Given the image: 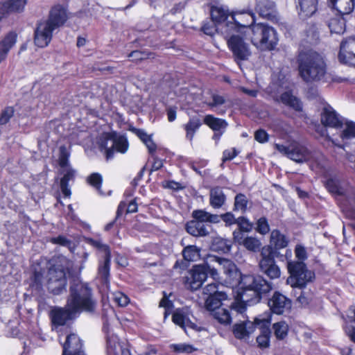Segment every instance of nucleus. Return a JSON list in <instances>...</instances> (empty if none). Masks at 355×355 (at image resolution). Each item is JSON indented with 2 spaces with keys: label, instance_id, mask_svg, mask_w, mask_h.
Instances as JSON below:
<instances>
[{
  "label": "nucleus",
  "instance_id": "30",
  "mask_svg": "<svg viewBox=\"0 0 355 355\" xmlns=\"http://www.w3.org/2000/svg\"><path fill=\"white\" fill-rule=\"evenodd\" d=\"M226 201V196L223 189L219 187H216L210 190L209 204L214 209H220Z\"/></svg>",
  "mask_w": 355,
  "mask_h": 355
},
{
  "label": "nucleus",
  "instance_id": "44",
  "mask_svg": "<svg viewBox=\"0 0 355 355\" xmlns=\"http://www.w3.org/2000/svg\"><path fill=\"white\" fill-rule=\"evenodd\" d=\"M248 200L243 193L237 194L234 198V211H240L244 214L247 211Z\"/></svg>",
  "mask_w": 355,
  "mask_h": 355
},
{
  "label": "nucleus",
  "instance_id": "23",
  "mask_svg": "<svg viewBox=\"0 0 355 355\" xmlns=\"http://www.w3.org/2000/svg\"><path fill=\"white\" fill-rule=\"evenodd\" d=\"M299 17L306 19L312 17L318 10V0H295Z\"/></svg>",
  "mask_w": 355,
  "mask_h": 355
},
{
  "label": "nucleus",
  "instance_id": "58",
  "mask_svg": "<svg viewBox=\"0 0 355 355\" xmlns=\"http://www.w3.org/2000/svg\"><path fill=\"white\" fill-rule=\"evenodd\" d=\"M14 110L12 107H6L1 114L0 124H6L10 119L13 116Z\"/></svg>",
  "mask_w": 355,
  "mask_h": 355
},
{
  "label": "nucleus",
  "instance_id": "26",
  "mask_svg": "<svg viewBox=\"0 0 355 355\" xmlns=\"http://www.w3.org/2000/svg\"><path fill=\"white\" fill-rule=\"evenodd\" d=\"M211 226L193 219L186 224L187 232L193 236H206L209 234Z\"/></svg>",
  "mask_w": 355,
  "mask_h": 355
},
{
  "label": "nucleus",
  "instance_id": "12",
  "mask_svg": "<svg viewBox=\"0 0 355 355\" xmlns=\"http://www.w3.org/2000/svg\"><path fill=\"white\" fill-rule=\"evenodd\" d=\"M254 15L252 12H236L231 13L230 21L226 25L225 31H229V35L234 31H240L242 28H250L254 25Z\"/></svg>",
  "mask_w": 355,
  "mask_h": 355
},
{
  "label": "nucleus",
  "instance_id": "42",
  "mask_svg": "<svg viewBox=\"0 0 355 355\" xmlns=\"http://www.w3.org/2000/svg\"><path fill=\"white\" fill-rule=\"evenodd\" d=\"M124 346L119 341L118 336L114 334L107 336V348L109 354L114 355Z\"/></svg>",
  "mask_w": 355,
  "mask_h": 355
},
{
  "label": "nucleus",
  "instance_id": "62",
  "mask_svg": "<svg viewBox=\"0 0 355 355\" xmlns=\"http://www.w3.org/2000/svg\"><path fill=\"white\" fill-rule=\"evenodd\" d=\"M238 155V152L235 148L225 150L223 153V162L232 160Z\"/></svg>",
  "mask_w": 355,
  "mask_h": 355
},
{
  "label": "nucleus",
  "instance_id": "33",
  "mask_svg": "<svg viewBox=\"0 0 355 355\" xmlns=\"http://www.w3.org/2000/svg\"><path fill=\"white\" fill-rule=\"evenodd\" d=\"M270 245L277 252L278 250L284 248L288 245V239L278 230H274L270 234Z\"/></svg>",
  "mask_w": 355,
  "mask_h": 355
},
{
  "label": "nucleus",
  "instance_id": "39",
  "mask_svg": "<svg viewBox=\"0 0 355 355\" xmlns=\"http://www.w3.org/2000/svg\"><path fill=\"white\" fill-rule=\"evenodd\" d=\"M172 320L175 324L180 326L184 329H185L187 327H191L193 329L196 326L195 324L189 320L184 313L180 310H178L173 313Z\"/></svg>",
  "mask_w": 355,
  "mask_h": 355
},
{
  "label": "nucleus",
  "instance_id": "24",
  "mask_svg": "<svg viewBox=\"0 0 355 355\" xmlns=\"http://www.w3.org/2000/svg\"><path fill=\"white\" fill-rule=\"evenodd\" d=\"M257 327L255 321L245 320L233 326V334L237 339H245L254 331Z\"/></svg>",
  "mask_w": 355,
  "mask_h": 355
},
{
  "label": "nucleus",
  "instance_id": "19",
  "mask_svg": "<svg viewBox=\"0 0 355 355\" xmlns=\"http://www.w3.org/2000/svg\"><path fill=\"white\" fill-rule=\"evenodd\" d=\"M338 59L340 62L355 67V37L342 42Z\"/></svg>",
  "mask_w": 355,
  "mask_h": 355
},
{
  "label": "nucleus",
  "instance_id": "14",
  "mask_svg": "<svg viewBox=\"0 0 355 355\" xmlns=\"http://www.w3.org/2000/svg\"><path fill=\"white\" fill-rule=\"evenodd\" d=\"M78 315L70 307H67V304L64 308L54 307L49 313L52 329L65 325L69 320L74 319Z\"/></svg>",
  "mask_w": 355,
  "mask_h": 355
},
{
  "label": "nucleus",
  "instance_id": "63",
  "mask_svg": "<svg viewBox=\"0 0 355 355\" xmlns=\"http://www.w3.org/2000/svg\"><path fill=\"white\" fill-rule=\"evenodd\" d=\"M144 144L146 146V147L150 154H153L154 152H155L157 146L155 144V142L153 141V139L151 137L150 138H148L146 141H145Z\"/></svg>",
  "mask_w": 355,
  "mask_h": 355
},
{
  "label": "nucleus",
  "instance_id": "17",
  "mask_svg": "<svg viewBox=\"0 0 355 355\" xmlns=\"http://www.w3.org/2000/svg\"><path fill=\"white\" fill-rule=\"evenodd\" d=\"M268 304L272 313L282 315L291 309V300L279 291H275L268 300Z\"/></svg>",
  "mask_w": 355,
  "mask_h": 355
},
{
  "label": "nucleus",
  "instance_id": "61",
  "mask_svg": "<svg viewBox=\"0 0 355 355\" xmlns=\"http://www.w3.org/2000/svg\"><path fill=\"white\" fill-rule=\"evenodd\" d=\"M225 103V99L223 96L217 95V94H213L212 95V101L210 103H208L207 105L210 107H216L220 105H223Z\"/></svg>",
  "mask_w": 355,
  "mask_h": 355
},
{
  "label": "nucleus",
  "instance_id": "9",
  "mask_svg": "<svg viewBox=\"0 0 355 355\" xmlns=\"http://www.w3.org/2000/svg\"><path fill=\"white\" fill-rule=\"evenodd\" d=\"M279 254L272 246L265 245L261 250V259L259 263V269L270 279H277L280 277L279 267L276 264L275 258Z\"/></svg>",
  "mask_w": 355,
  "mask_h": 355
},
{
  "label": "nucleus",
  "instance_id": "31",
  "mask_svg": "<svg viewBox=\"0 0 355 355\" xmlns=\"http://www.w3.org/2000/svg\"><path fill=\"white\" fill-rule=\"evenodd\" d=\"M329 3L342 16L350 14L354 8V0H329Z\"/></svg>",
  "mask_w": 355,
  "mask_h": 355
},
{
  "label": "nucleus",
  "instance_id": "43",
  "mask_svg": "<svg viewBox=\"0 0 355 355\" xmlns=\"http://www.w3.org/2000/svg\"><path fill=\"white\" fill-rule=\"evenodd\" d=\"M28 0H7L4 3L10 13H21L24 12Z\"/></svg>",
  "mask_w": 355,
  "mask_h": 355
},
{
  "label": "nucleus",
  "instance_id": "49",
  "mask_svg": "<svg viewBox=\"0 0 355 355\" xmlns=\"http://www.w3.org/2000/svg\"><path fill=\"white\" fill-rule=\"evenodd\" d=\"M256 225L255 230L260 234L265 235L270 232V226L266 217L259 218Z\"/></svg>",
  "mask_w": 355,
  "mask_h": 355
},
{
  "label": "nucleus",
  "instance_id": "53",
  "mask_svg": "<svg viewBox=\"0 0 355 355\" xmlns=\"http://www.w3.org/2000/svg\"><path fill=\"white\" fill-rule=\"evenodd\" d=\"M236 224L239 226V229L236 231L248 232L252 229V224L244 216L239 217Z\"/></svg>",
  "mask_w": 355,
  "mask_h": 355
},
{
  "label": "nucleus",
  "instance_id": "21",
  "mask_svg": "<svg viewBox=\"0 0 355 355\" xmlns=\"http://www.w3.org/2000/svg\"><path fill=\"white\" fill-rule=\"evenodd\" d=\"M271 322L270 317L267 318H256L255 323L257 327L261 329V334L257 336V342L259 347L261 348H266L269 346L270 342V324Z\"/></svg>",
  "mask_w": 355,
  "mask_h": 355
},
{
  "label": "nucleus",
  "instance_id": "59",
  "mask_svg": "<svg viewBox=\"0 0 355 355\" xmlns=\"http://www.w3.org/2000/svg\"><path fill=\"white\" fill-rule=\"evenodd\" d=\"M295 254L297 261H303L307 259V253L306 249L302 245H297L295 248Z\"/></svg>",
  "mask_w": 355,
  "mask_h": 355
},
{
  "label": "nucleus",
  "instance_id": "46",
  "mask_svg": "<svg viewBox=\"0 0 355 355\" xmlns=\"http://www.w3.org/2000/svg\"><path fill=\"white\" fill-rule=\"evenodd\" d=\"M343 139H350L355 138V123L346 121L344 124V129L340 134Z\"/></svg>",
  "mask_w": 355,
  "mask_h": 355
},
{
  "label": "nucleus",
  "instance_id": "41",
  "mask_svg": "<svg viewBox=\"0 0 355 355\" xmlns=\"http://www.w3.org/2000/svg\"><path fill=\"white\" fill-rule=\"evenodd\" d=\"M329 28L331 33L342 34L345 30V19L340 15L332 18L329 22Z\"/></svg>",
  "mask_w": 355,
  "mask_h": 355
},
{
  "label": "nucleus",
  "instance_id": "29",
  "mask_svg": "<svg viewBox=\"0 0 355 355\" xmlns=\"http://www.w3.org/2000/svg\"><path fill=\"white\" fill-rule=\"evenodd\" d=\"M61 173L63 177L60 180V189L65 197H70L71 193L69 183L73 181L76 175V171L71 167L62 168Z\"/></svg>",
  "mask_w": 355,
  "mask_h": 355
},
{
  "label": "nucleus",
  "instance_id": "6",
  "mask_svg": "<svg viewBox=\"0 0 355 355\" xmlns=\"http://www.w3.org/2000/svg\"><path fill=\"white\" fill-rule=\"evenodd\" d=\"M275 148L279 153L297 163L311 162L315 163L319 168L324 167V156L320 152L310 151L305 146L299 142L293 141L288 146L275 144Z\"/></svg>",
  "mask_w": 355,
  "mask_h": 355
},
{
  "label": "nucleus",
  "instance_id": "34",
  "mask_svg": "<svg viewBox=\"0 0 355 355\" xmlns=\"http://www.w3.org/2000/svg\"><path fill=\"white\" fill-rule=\"evenodd\" d=\"M192 217L198 222L205 223H218L220 222V216L217 214H212L203 209L193 211Z\"/></svg>",
  "mask_w": 355,
  "mask_h": 355
},
{
  "label": "nucleus",
  "instance_id": "57",
  "mask_svg": "<svg viewBox=\"0 0 355 355\" xmlns=\"http://www.w3.org/2000/svg\"><path fill=\"white\" fill-rule=\"evenodd\" d=\"M220 220H223L225 223V226H231L236 224L237 218H236L232 212H227L225 214L219 216Z\"/></svg>",
  "mask_w": 355,
  "mask_h": 355
},
{
  "label": "nucleus",
  "instance_id": "60",
  "mask_svg": "<svg viewBox=\"0 0 355 355\" xmlns=\"http://www.w3.org/2000/svg\"><path fill=\"white\" fill-rule=\"evenodd\" d=\"M254 139L259 143H265L268 139V135L265 130L260 129L255 132Z\"/></svg>",
  "mask_w": 355,
  "mask_h": 355
},
{
  "label": "nucleus",
  "instance_id": "11",
  "mask_svg": "<svg viewBox=\"0 0 355 355\" xmlns=\"http://www.w3.org/2000/svg\"><path fill=\"white\" fill-rule=\"evenodd\" d=\"M47 287L54 295H59L66 290L67 276L65 270L60 266L50 268L47 275Z\"/></svg>",
  "mask_w": 355,
  "mask_h": 355
},
{
  "label": "nucleus",
  "instance_id": "35",
  "mask_svg": "<svg viewBox=\"0 0 355 355\" xmlns=\"http://www.w3.org/2000/svg\"><path fill=\"white\" fill-rule=\"evenodd\" d=\"M111 255H104L103 261H100L98 277L103 284L109 282Z\"/></svg>",
  "mask_w": 355,
  "mask_h": 355
},
{
  "label": "nucleus",
  "instance_id": "47",
  "mask_svg": "<svg viewBox=\"0 0 355 355\" xmlns=\"http://www.w3.org/2000/svg\"><path fill=\"white\" fill-rule=\"evenodd\" d=\"M69 153L64 146L59 148L58 162L61 168L71 167L69 163Z\"/></svg>",
  "mask_w": 355,
  "mask_h": 355
},
{
  "label": "nucleus",
  "instance_id": "51",
  "mask_svg": "<svg viewBox=\"0 0 355 355\" xmlns=\"http://www.w3.org/2000/svg\"><path fill=\"white\" fill-rule=\"evenodd\" d=\"M170 348L175 352L177 353H191L195 350V348L188 344L180 343V344H172L170 345Z\"/></svg>",
  "mask_w": 355,
  "mask_h": 355
},
{
  "label": "nucleus",
  "instance_id": "52",
  "mask_svg": "<svg viewBox=\"0 0 355 355\" xmlns=\"http://www.w3.org/2000/svg\"><path fill=\"white\" fill-rule=\"evenodd\" d=\"M230 245L227 243V241L223 239H216L212 244L213 250L223 252H229L230 250Z\"/></svg>",
  "mask_w": 355,
  "mask_h": 355
},
{
  "label": "nucleus",
  "instance_id": "3",
  "mask_svg": "<svg viewBox=\"0 0 355 355\" xmlns=\"http://www.w3.org/2000/svg\"><path fill=\"white\" fill-rule=\"evenodd\" d=\"M67 307L79 315L81 312L94 313L97 302L88 283L74 279L69 286V295L67 300Z\"/></svg>",
  "mask_w": 355,
  "mask_h": 355
},
{
  "label": "nucleus",
  "instance_id": "55",
  "mask_svg": "<svg viewBox=\"0 0 355 355\" xmlns=\"http://www.w3.org/2000/svg\"><path fill=\"white\" fill-rule=\"evenodd\" d=\"M88 182L94 187L97 191L101 192V187L102 184V177L99 173H92L87 179Z\"/></svg>",
  "mask_w": 355,
  "mask_h": 355
},
{
  "label": "nucleus",
  "instance_id": "45",
  "mask_svg": "<svg viewBox=\"0 0 355 355\" xmlns=\"http://www.w3.org/2000/svg\"><path fill=\"white\" fill-rule=\"evenodd\" d=\"M273 330L276 338L282 340L288 334V325L284 321L278 322L273 324Z\"/></svg>",
  "mask_w": 355,
  "mask_h": 355
},
{
  "label": "nucleus",
  "instance_id": "64",
  "mask_svg": "<svg viewBox=\"0 0 355 355\" xmlns=\"http://www.w3.org/2000/svg\"><path fill=\"white\" fill-rule=\"evenodd\" d=\"M158 352L156 347L153 345H149L146 347L145 352L141 353L140 355H156Z\"/></svg>",
  "mask_w": 355,
  "mask_h": 355
},
{
  "label": "nucleus",
  "instance_id": "18",
  "mask_svg": "<svg viewBox=\"0 0 355 355\" xmlns=\"http://www.w3.org/2000/svg\"><path fill=\"white\" fill-rule=\"evenodd\" d=\"M231 14L221 6H212L211 9V20L218 25V28L225 37L229 36V31H225L226 25L230 21Z\"/></svg>",
  "mask_w": 355,
  "mask_h": 355
},
{
  "label": "nucleus",
  "instance_id": "48",
  "mask_svg": "<svg viewBox=\"0 0 355 355\" xmlns=\"http://www.w3.org/2000/svg\"><path fill=\"white\" fill-rule=\"evenodd\" d=\"M202 31L207 35L212 36L216 32H220V29L218 28V25L212 20L205 21L201 28Z\"/></svg>",
  "mask_w": 355,
  "mask_h": 355
},
{
  "label": "nucleus",
  "instance_id": "56",
  "mask_svg": "<svg viewBox=\"0 0 355 355\" xmlns=\"http://www.w3.org/2000/svg\"><path fill=\"white\" fill-rule=\"evenodd\" d=\"M219 285L216 283H211L207 284L204 288H203V293L205 295H207L208 297L215 295V294L220 293V291L218 290Z\"/></svg>",
  "mask_w": 355,
  "mask_h": 355
},
{
  "label": "nucleus",
  "instance_id": "4",
  "mask_svg": "<svg viewBox=\"0 0 355 355\" xmlns=\"http://www.w3.org/2000/svg\"><path fill=\"white\" fill-rule=\"evenodd\" d=\"M67 15L64 8L60 6L53 7L46 19L37 22L34 31V43L44 48L51 42L54 31L62 26L67 21Z\"/></svg>",
  "mask_w": 355,
  "mask_h": 355
},
{
  "label": "nucleus",
  "instance_id": "2",
  "mask_svg": "<svg viewBox=\"0 0 355 355\" xmlns=\"http://www.w3.org/2000/svg\"><path fill=\"white\" fill-rule=\"evenodd\" d=\"M234 268L235 266L229 259L209 255L202 264L193 266L184 277V283L191 290L196 291L207 279L208 273L216 279L218 277V270L223 269L224 272H231Z\"/></svg>",
  "mask_w": 355,
  "mask_h": 355
},
{
  "label": "nucleus",
  "instance_id": "54",
  "mask_svg": "<svg viewBox=\"0 0 355 355\" xmlns=\"http://www.w3.org/2000/svg\"><path fill=\"white\" fill-rule=\"evenodd\" d=\"M87 243L89 245H92L93 247L96 248V249L103 252L105 253V255H111L109 246L107 245L106 244L103 243L101 241L89 239Z\"/></svg>",
  "mask_w": 355,
  "mask_h": 355
},
{
  "label": "nucleus",
  "instance_id": "5",
  "mask_svg": "<svg viewBox=\"0 0 355 355\" xmlns=\"http://www.w3.org/2000/svg\"><path fill=\"white\" fill-rule=\"evenodd\" d=\"M238 298L241 304L252 305L259 302L263 294L268 293L272 289L270 282L266 281L260 275H244L241 277L239 283Z\"/></svg>",
  "mask_w": 355,
  "mask_h": 355
},
{
  "label": "nucleus",
  "instance_id": "28",
  "mask_svg": "<svg viewBox=\"0 0 355 355\" xmlns=\"http://www.w3.org/2000/svg\"><path fill=\"white\" fill-rule=\"evenodd\" d=\"M325 187L333 194L344 196L347 191V184L337 177H331L327 180Z\"/></svg>",
  "mask_w": 355,
  "mask_h": 355
},
{
  "label": "nucleus",
  "instance_id": "22",
  "mask_svg": "<svg viewBox=\"0 0 355 355\" xmlns=\"http://www.w3.org/2000/svg\"><path fill=\"white\" fill-rule=\"evenodd\" d=\"M233 238L239 245H243L248 250L251 252L259 251L261 243L259 239L254 236H244L241 231H234Z\"/></svg>",
  "mask_w": 355,
  "mask_h": 355
},
{
  "label": "nucleus",
  "instance_id": "10",
  "mask_svg": "<svg viewBox=\"0 0 355 355\" xmlns=\"http://www.w3.org/2000/svg\"><path fill=\"white\" fill-rule=\"evenodd\" d=\"M227 37V45L234 61L239 64L241 62L248 60L252 54L249 44L238 35L231 34Z\"/></svg>",
  "mask_w": 355,
  "mask_h": 355
},
{
  "label": "nucleus",
  "instance_id": "16",
  "mask_svg": "<svg viewBox=\"0 0 355 355\" xmlns=\"http://www.w3.org/2000/svg\"><path fill=\"white\" fill-rule=\"evenodd\" d=\"M246 307L241 304H232L230 310L225 308L216 309L212 313L213 317L220 323L223 324H230L234 313L236 314H243L245 311Z\"/></svg>",
  "mask_w": 355,
  "mask_h": 355
},
{
  "label": "nucleus",
  "instance_id": "20",
  "mask_svg": "<svg viewBox=\"0 0 355 355\" xmlns=\"http://www.w3.org/2000/svg\"><path fill=\"white\" fill-rule=\"evenodd\" d=\"M62 355H85L82 340L77 334H71L67 336Z\"/></svg>",
  "mask_w": 355,
  "mask_h": 355
},
{
  "label": "nucleus",
  "instance_id": "25",
  "mask_svg": "<svg viewBox=\"0 0 355 355\" xmlns=\"http://www.w3.org/2000/svg\"><path fill=\"white\" fill-rule=\"evenodd\" d=\"M255 9L263 18L272 19L275 17V3L272 0H256Z\"/></svg>",
  "mask_w": 355,
  "mask_h": 355
},
{
  "label": "nucleus",
  "instance_id": "40",
  "mask_svg": "<svg viewBox=\"0 0 355 355\" xmlns=\"http://www.w3.org/2000/svg\"><path fill=\"white\" fill-rule=\"evenodd\" d=\"M201 249L194 245L185 246L182 250L184 259L187 261H196L200 259Z\"/></svg>",
  "mask_w": 355,
  "mask_h": 355
},
{
  "label": "nucleus",
  "instance_id": "27",
  "mask_svg": "<svg viewBox=\"0 0 355 355\" xmlns=\"http://www.w3.org/2000/svg\"><path fill=\"white\" fill-rule=\"evenodd\" d=\"M17 37L16 33L10 31L0 41V63L6 58L8 52L16 44Z\"/></svg>",
  "mask_w": 355,
  "mask_h": 355
},
{
  "label": "nucleus",
  "instance_id": "8",
  "mask_svg": "<svg viewBox=\"0 0 355 355\" xmlns=\"http://www.w3.org/2000/svg\"><path fill=\"white\" fill-rule=\"evenodd\" d=\"M287 268L290 276L287 279V283L292 287L299 288H305L315 279L313 271L309 270L303 261H288Z\"/></svg>",
  "mask_w": 355,
  "mask_h": 355
},
{
  "label": "nucleus",
  "instance_id": "32",
  "mask_svg": "<svg viewBox=\"0 0 355 355\" xmlns=\"http://www.w3.org/2000/svg\"><path fill=\"white\" fill-rule=\"evenodd\" d=\"M279 101L297 112L302 110L301 101L290 91L282 93L279 96Z\"/></svg>",
  "mask_w": 355,
  "mask_h": 355
},
{
  "label": "nucleus",
  "instance_id": "38",
  "mask_svg": "<svg viewBox=\"0 0 355 355\" xmlns=\"http://www.w3.org/2000/svg\"><path fill=\"white\" fill-rule=\"evenodd\" d=\"M204 123L216 132L224 130L227 126V123L225 120L216 118L211 114H207L205 116Z\"/></svg>",
  "mask_w": 355,
  "mask_h": 355
},
{
  "label": "nucleus",
  "instance_id": "7",
  "mask_svg": "<svg viewBox=\"0 0 355 355\" xmlns=\"http://www.w3.org/2000/svg\"><path fill=\"white\" fill-rule=\"evenodd\" d=\"M251 42L261 51L273 50L277 43L278 37L276 31L269 25L259 23L252 26Z\"/></svg>",
  "mask_w": 355,
  "mask_h": 355
},
{
  "label": "nucleus",
  "instance_id": "15",
  "mask_svg": "<svg viewBox=\"0 0 355 355\" xmlns=\"http://www.w3.org/2000/svg\"><path fill=\"white\" fill-rule=\"evenodd\" d=\"M320 121L324 126L336 129L342 128L343 125L342 117L328 104L324 105L322 109Z\"/></svg>",
  "mask_w": 355,
  "mask_h": 355
},
{
  "label": "nucleus",
  "instance_id": "50",
  "mask_svg": "<svg viewBox=\"0 0 355 355\" xmlns=\"http://www.w3.org/2000/svg\"><path fill=\"white\" fill-rule=\"evenodd\" d=\"M112 300L119 306L123 307L130 302L129 297L124 293L117 291L112 293Z\"/></svg>",
  "mask_w": 355,
  "mask_h": 355
},
{
  "label": "nucleus",
  "instance_id": "1",
  "mask_svg": "<svg viewBox=\"0 0 355 355\" xmlns=\"http://www.w3.org/2000/svg\"><path fill=\"white\" fill-rule=\"evenodd\" d=\"M299 76L306 84L325 83L330 79L324 58L316 51H302L297 57Z\"/></svg>",
  "mask_w": 355,
  "mask_h": 355
},
{
  "label": "nucleus",
  "instance_id": "13",
  "mask_svg": "<svg viewBox=\"0 0 355 355\" xmlns=\"http://www.w3.org/2000/svg\"><path fill=\"white\" fill-rule=\"evenodd\" d=\"M128 143L124 137H107L100 144L101 150H104L107 159H112L114 152L124 153L127 151Z\"/></svg>",
  "mask_w": 355,
  "mask_h": 355
},
{
  "label": "nucleus",
  "instance_id": "37",
  "mask_svg": "<svg viewBox=\"0 0 355 355\" xmlns=\"http://www.w3.org/2000/svg\"><path fill=\"white\" fill-rule=\"evenodd\" d=\"M202 125L200 119L196 116L189 119V121L184 125V129L186 131V139L191 141L194 137L195 133L198 130Z\"/></svg>",
  "mask_w": 355,
  "mask_h": 355
},
{
  "label": "nucleus",
  "instance_id": "36",
  "mask_svg": "<svg viewBox=\"0 0 355 355\" xmlns=\"http://www.w3.org/2000/svg\"><path fill=\"white\" fill-rule=\"evenodd\" d=\"M227 297L225 291H220V293L215 294V295L207 297L205 306L207 310L214 313L216 309H220L221 302L226 300Z\"/></svg>",
  "mask_w": 355,
  "mask_h": 355
}]
</instances>
